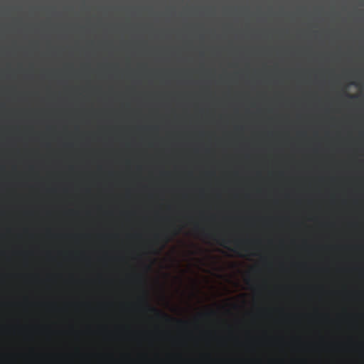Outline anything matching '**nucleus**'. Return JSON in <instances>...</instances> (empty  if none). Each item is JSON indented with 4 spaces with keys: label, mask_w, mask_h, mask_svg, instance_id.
<instances>
[{
    "label": "nucleus",
    "mask_w": 364,
    "mask_h": 364,
    "mask_svg": "<svg viewBox=\"0 0 364 364\" xmlns=\"http://www.w3.org/2000/svg\"><path fill=\"white\" fill-rule=\"evenodd\" d=\"M274 338H277V336H274Z\"/></svg>",
    "instance_id": "nucleus-8"
},
{
    "label": "nucleus",
    "mask_w": 364,
    "mask_h": 364,
    "mask_svg": "<svg viewBox=\"0 0 364 364\" xmlns=\"http://www.w3.org/2000/svg\"><path fill=\"white\" fill-rule=\"evenodd\" d=\"M246 282H247V284H250V283H251V279H247V281H246Z\"/></svg>",
    "instance_id": "nucleus-6"
},
{
    "label": "nucleus",
    "mask_w": 364,
    "mask_h": 364,
    "mask_svg": "<svg viewBox=\"0 0 364 364\" xmlns=\"http://www.w3.org/2000/svg\"><path fill=\"white\" fill-rule=\"evenodd\" d=\"M274 309H275V310H276V309H277V308L275 307V308H274Z\"/></svg>",
    "instance_id": "nucleus-9"
},
{
    "label": "nucleus",
    "mask_w": 364,
    "mask_h": 364,
    "mask_svg": "<svg viewBox=\"0 0 364 364\" xmlns=\"http://www.w3.org/2000/svg\"><path fill=\"white\" fill-rule=\"evenodd\" d=\"M234 245L235 247L232 249V252H237V250H241L249 254L252 240L251 239L237 240L234 241Z\"/></svg>",
    "instance_id": "nucleus-1"
},
{
    "label": "nucleus",
    "mask_w": 364,
    "mask_h": 364,
    "mask_svg": "<svg viewBox=\"0 0 364 364\" xmlns=\"http://www.w3.org/2000/svg\"><path fill=\"white\" fill-rule=\"evenodd\" d=\"M229 243H230V240L223 237L222 242L220 243V245L223 246L224 247H225V244H229Z\"/></svg>",
    "instance_id": "nucleus-3"
},
{
    "label": "nucleus",
    "mask_w": 364,
    "mask_h": 364,
    "mask_svg": "<svg viewBox=\"0 0 364 364\" xmlns=\"http://www.w3.org/2000/svg\"><path fill=\"white\" fill-rule=\"evenodd\" d=\"M268 13H269V16H271V14L272 13V6L269 4V8H268Z\"/></svg>",
    "instance_id": "nucleus-5"
},
{
    "label": "nucleus",
    "mask_w": 364,
    "mask_h": 364,
    "mask_svg": "<svg viewBox=\"0 0 364 364\" xmlns=\"http://www.w3.org/2000/svg\"><path fill=\"white\" fill-rule=\"evenodd\" d=\"M148 311L155 314H157V316H159L161 314V312H160L158 309H156L155 307H151L149 306H148Z\"/></svg>",
    "instance_id": "nucleus-2"
},
{
    "label": "nucleus",
    "mask_w": 364,
    "mask_h": 364,
    "mask_svg": "<svg viewBox=\"0 0 364 364\" xmlns=\"http://www.w3.org/2000/svg\"><path fill=\"white\" fill-rule=\"evenodd\" d=\"M346 96H347V97H348L351 100L357 98V95H353L350 94H346Z\"/></svg>",
    "instance_id": "nucleus-4"
},
{
    "label": "nucleus",
    "mask_w": 364,
    "mask_h": 364,
    "mask_svg": "<svg viewBox=\"0 0 364 364\" xmlns=\"http://www.w3.org/2000/svg\"><path fill=\"white\" fill-rule=\"evenodd\" d=\"M274 259H277V257H274Z\"/></svg>",
    "instance_id": "nucleus-7"
}]
</instances>
